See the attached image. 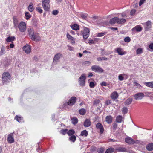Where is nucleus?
Instances as JSON below:
<instances>
[{
	"label": "nucleus",
	"mask_w": 153,
	"mask_h": 153,
	"mask_svg": "<svg viewBox=\"0 0 153 153\" xmlns=\"http://www.w3.org/2000/svg\"><path fill=\"white\" fill-rule=\"evenodd\" d=\"M50 0H42V5L46 11H48L50 8Z\"/></svg>",
	"instance_id": "f257e3e1"
},
{
	"label": "nucleus",
	"mask_w": 153,
	"mask_h": 153,
	"mask_svg": "<svg viewBox=\"0 0 153 153\" xmlns=\"http://www.w3.org/2000/svg\"><path fill=\"white\" fill-rule=\"evenodd\" d=\"M19 31L21 32H23L26 30V25L24 22H21L18 25Z\"/></svg>",
	"instance_id": "f03ea898"
},
{
	"label": "nucleus",
	"mask_w": 153,
	"mask_h": 153,
	"mask_svg": "<svg viewBox=\"0 0 153 153\" xmlns=\"http://www.w3.org/2000/svg\"><path fill=\"white\" fill-rule=\"evenodd\" d=\"M91 69L93 71L98 73H102L104 71L98 65H93L91 67Z\"/></svg>",
	"instance_id": "7ed1b4c3"
},
{
	"label": "nucleus",
	"mask_w": 153,
	"mask_h": 153,
	"mask_svg": "<svg viewBox=\"0 0 153 153\" xmlns=\"http://www.w3.org/2000/svg\"><path fill=\"white\" fill-rule=\"evenodd\" d=\"M86 79L85 74H82L79 78L78 81L79 84L81 86H83L85 84V80Z\"/></svg>",
	"instance_id": "20e7f679"
},
{
	"label": "nucleus",
	"mask_w": 153,
	"mask_h": 153,
	"mask_svg": "<svg viewBox=\"0 0 153 153\" xmlns=\"http://www.w3.org/2000/svg\"><path fill=\"white\" fill-rule=\"evenodd\" d=\"M62 56V54L58 53L56 54L53 60V62L54 64H56L60 61V59Z\"/></svg>",
	"instance_id": "39448f33"
},
{
	"label": "nucleus",
	"mask_w": 153,
	"mask_h": 153,
	"mask_svg": "<svg viewBox=\"0 0 153 153\" xmlns=\"http://www.w3.org/2000/svg\"><path fill=\"white\" fill-rule=\"evenodd\" d=\"M89 30L88 28L85 27L84 28L82 33L83 38L84 39H86L88 37L89 35Z\"/></svg>",
	"instance_id": "423d86ee"
},
{
	"label": "nucleus",
	"mask_w": 153,
	"mask_h": 153,
	"mask_svg": "<svg viewBox=\"0 0 153 153\" xmlns=\"http://www.w3.org/2000/svg\"><path fill=\"white\" fill-rule=\"evenodd\" d=\"M10 78V75L9 73L4 72L3 73L2 76V80L3 82H6L8 81Z\"/></svg>",
	"instance_id": "0eeeda50"
},
{
	"label": "nucleus",
	"mask_w": 153,
	"mask_h": 153,
	"mask_svg": "<svg viewBox=\"0 0 153 153\" xmlns=\"http://www.w3.org/2000/svg\"><path fill=\"white\" fill-rule=\"evenodd\" d=\"M23 50L27 54H29L31 52V47L30 45L26 44L22 48Z\"/></svg>",
	"instance_id": "6e6552de"
},
{
	"label": "nucleus",
	"mask_w": 153,
	"mask_h": 153,
	"mask_svg": "<svg viewBox=\"0 0 153 153\" xmlns=\"http://www.w3.org/2000/svg\"><path fill=\"white\" fill-rule=\"evenodd\" d=\"M144 96L143 93L140 92L135 94L134 95V97L135 100H139L142 99L144 97Z\"/></svg>",
	"instance_id": "1a4fd4ad"
},
{
	"label": "nucleus",
	"mask_w": 153,
	"mask_h": 153,
	"mask_svg": "<svg viewBox=\"0 0 153 153\" xmlns=\"http://www.w3.org/2000/svg\"><path fill=\"white\" fill-rule=\"evenodd\" d=\"M76 99L75 97H72L69 100L67 104L70 106H72L76 102Z\"/></svg>",
	"instance_id": "9d476101"
},
{
	"label": "nucleus",
	"mask_w": 153,
	"mask_h": 153,
	"mask_svg": "<svg viewBox=\"0 0 153 153\" xmlns=\"http://www.w3.org/2000/svg\"><path fill=\"white\" fill-rule=\"evenodd\" d=\"M31 39L33 41H39L41 40V37L39 35L38 33H35L31 37Z\"/></svg>",
	"instance_id": "9b49d317"
},
{
	"label": "nucleus",
	"mask_w": 153,
	"mask_h": 153,
	"mask_svg": "<svg viewBox=\"0 0 153 153\" xmlns=\"http://www.w3.org/2000/svg\"><path fill=\"white\" fill-rule=\"evenodd\" d=\"M128 77V76L126 74H119L118 76V79L119 81H122L124 79H126Z\"/></svg>",
	"instance_id": "f8f14e48"
},
{
	"label": "nucleus",
	"mask_w": 153,
	"mask_h": 153,
	"mask_svg": "<svg viewBox=\"0 0 153 153\" xmlns=\"http://www.w3.org/2000/svg\"><path fill=\"white\" fill-rule=\"evenodd\" d=\"M142 30V28L140 25L136 26L131 29L132 31L134 32H140Z\"/></svg>",
	"instance_id": "ddd939ff"
},
{
	"label": "nucleus",
	"mask_w": 153,
	"mask_h": 153,
	"mask_svg": "<svg viewBox=\"0 0 153 153\" xmlns=\"http://www.w3.org/2000/svg\"><path fill=\"white\" fill-rule=\"evenodd\" d=\"M116 51L119 55H123L126 53V51H123V49L120 48L116 49Z\"/></svg>",
	"instance_id": "4468645a"
},
{
	"label": "nucleus",
	"mask_w": 153,
	"mask_h": 153,
	"mask_svg": "<svg viewBox=\"0 0 153 153\" xmlns=\"http://www.w3.org/2000/svg\"><path fill=\"white\" fill-rule=\"evenodd\" d=\"M67 38L71 41V43L73 44H74L75 42V39L72 37L68 33H67L66 35Z\"/></svg>",
	"instance_id": "2eb2a0df"
},
{
	"label": "nucleus",
	"mask_w": 153,
	"mask_h": 153,
	"mask_svg": "<svg viewBox=\"0 0 153 153\" xmlns=\"http://www.w3.org/2000/svg\"><path fill=\"white\" fill-rule=\"evenodd\" d=\"M96 127L100 130V133L102 134L104 131V128L102 124L100 123H98L96 125Z\"/></svg>",
	"instance_id": "dca6fc26"
},
{
	"label": "nucleus",
	"mask_w": 153,
	"mask_h": 153,
	"mask_svg": "<svg viewBox=\"0 0 153 153\" xmlns=\"http://www.w3.org/2000/svg\"><path fill=\"white\" fill-rule=\"evenodd\" d=\"M7 141L9 143H11L14 142V140L13 136V134L11 133L8 135L7 138Z\"/></svg>",
	"instance_id": "f3484780"
},
{
	"label": "nucleus",
	"mask_w": 153,
	"mask_h": 153,
	"mask_svg": "<svg viewBox=\"0 0 153 153\" xmlns=\"http://www.w3.org/2000/svg\"><path fill=\"white\" fill-rule=\"evenodd\" d=\"M118 94L117 92L114 91L111 95V97L112 100H115L118 97Z\"/></svg>",
	"instance_id": "a211bd4d"
},
{
	"label": "nucleus",
	"mask_w": 153,
	"mask_h": 153,
	"mask_svg": "<svg viewBox=\"0 0 153 153\" xmlns=\"http://www.w3.org/2000/svg\"><path fill=\"white\" fill-rule=\"evenodd\" d=\"M28 34L30 38L34 35V30L33 28L29 27L27 29Z\"/></svg>",
	"instance_id": "6ab92c4d"
},
{
	"label": "nucleus",
	"mask_w": 153,
	"mask_h": 153,
	"mask_svg": "<svg viewBox=\"0 0 153 153\" xmlns=\"http://www.w3.org/2000/svg\"><path fill=\"white\" fill-rule=\"evenodd\" d=\"M125 140L126 142L129 144H134L135 143L134 141L130 137L126 138Z\"/></svg>",
	"instance_id": "aec40b11"
},
{
	"label": "nucleus",
	"mask_w": 153,
	"mask_h": 153,
	"mask_svg": "<svg viewBox=\"0 0 153 153\" xmlns=\"http://www.w3.org/2000/svg\"><path fill=\"white\" fill-rule=\"evenodd\" d=\"M133 99L129 97L124 102V104L125 105H130L132 102Z\"/></svg>",
	"instance_id": "412c9836"
},
{
	"label": "nucleus",
	"mask_w": 153,
	"mask_h": 153,
	"mask_svg": "<svg viewBox=\"0 0 153 153\" xmlns=\"http://www.w3.org/2000/svg\"><path fill=\"white\" fill-rule=\"evenodd\" d=\"M117 17H115L111 19L109 22L111 24H114L116 23L117 24Z\"/></svg>",
	"instance_id": "4be33fe9"
},
{
	"label": "nucleus",
	"mask_w": 153,
	"mask_h": 153,
	"mask_svg": "<svg viewBox=\"0 0 153 153\" xmlns=\"http://www.w3.org/2000/svg\"><path fill=\"white\" fill-rule=\"evenodd\" d=\"M146 149L149 151H151L153 150V143H150L146 146Z\"/></svg>",
	"instance_id": "5701e85b"
},
{
	"label": "nucleus",
	"mask_w": 153,
	"mask_h": 153,
	"mask_svg": "<svg viewBox=\"0 0 153 153\" xmlns=\"http://www.w3.org/2000/svg\"><path fill=\"white\" fill-rule=\"evenodd\" d=\"M71 27L72 29L74 30H78L79 29V25L77 24H74L72 25H71Z\"/></svg>",
	"instance_id": "b1692460"
},
{
	"label": "nucleus",
	"mask_w": 153,
	"mask_h": 153,
	"mask_svg": "<svg viewBox=\"0 0 153 153\" xmlns=\"http://www.w3.org/2000/svg\"><path fill=\"white\" fill-rule=\"evenodd\" d=\"M91 125V122L88 119H86L84 122V125L85 127L89 126Z\"/></svg>",
	"instance_id": "393cba45"
},
{
	"label": "nucleus",
	"mask_w": 153,
	"mask_h": 153,
	"mask_svg": "<svg viewBox=\"0 0 153 153\" xmlns=\"http://www.w3.org/2000/svg\"><path fill=\"white\" fill-rule=\"evenodd\" d=\"M112 120V117L110 115L107 116L105 118V121L108 123H111Z\"/></svg>",
	"instance_id": "a878e982"
},
{
	"label": "nucleus",
	"mask_w": 153,
	"mask_h": 153,
	"mask_svg": "<svg viewBox=\"0 0 153 153\" xmlns=\"http://www.w3.org/2000/svg\"><path fill=\"white\" fill-rule=\"evenodd\" d=\"M15 37L13 36H9L6 38V41L7 42H11L14 41L15 39Z\"/></svg>",
	"instance_id": "bb28decb"
},
{
	"label": "nucleus",
	"mask_w": 153,
	"mask_h": 153,
	"mask_svg": "<svg viewBox=\"0 0 153 153\" xmlns=\"http://www.w3.org/2000/svg\"><path fill=\"white\" fill-rule=\"evenodd\" d=\"M117 24H122L125 23L126 21L125 19L123 18H119L117 17Z\"/></svg>",
	"instance_id": "cd10ccee"
},
{
	"label": "nucleus",
	"mask_w": 153,
	"mask_h": 153,
	"mask_svg": "<svg viewBox=\"0 0 153 153\" xmlns=\"http://www.w3.org/2000/svg\"><path fill=\"white\" fill-rule=\"evenodd\" d=\"M15 119L19 123H22L23 121L22 118L20 116L16 115L15 117Z\"/></svg>",
	"instance_id": "c85d7f7f"
},
{
	"label": "nucleus",
	"mask_w": 153,
	"mask_h": 153,
	"mask_svg": "<svg viewBox=\"0 0 153 153\" xmlns=\"http://www.w3.org/2000/svg\"><path fill=\"white\" fill-rule=\"evenodd\" d=\"M13 21L14 27H15L16 28L18 25V20L17 18L14 17Z\"/></svg>",
	"instance_id": "c756f323"
},
{
	"label": "nucleus",
	"mask_w": 153,
	"mask_h": 153,
	"mask_svg": "<svg viewBox=\"0 0 153 153\" xmlns=\"http://www.w3.org/2000/svg\"><path fill=\"white\" fill-rule=\"evenodd\" d=\"M123 117L122 116L119 115L117 116L116 119L117 122L119 123H121L123 120Z\"/></svg>",
	"instance_id": "7c9ffc66"
},
{
	"label": "nucleus",
	"mask_w": 153,
	"mask_h": 153,
	"mask_svg": "<svg viewBox=\"0 0 153 153\" xmlns=\"http://www.w3.org/2000/svg\"><path fill=\"white\" fill-rule=\"evenodd\" d=\"M144 84L150 88H153V82H146L144 83Z\"/></svg>",
	"instance_id": "2f4dec72"
},
{
	"label": "nucleus",
	"mask_w": 153,
	"mask_h": 153,
	"mask_svg": "<svg viewBox=\"0 0 153 153\" xmlns=\"http://www.w3.org/2000/svg\"><path fill=\"white\" fill-rule=\"evenodd\" d=\"M145 25H146V29H149L151 27V22L150 21H149L146 22Z\"/></svg>",
	"instance_id": "473e14b6"
},
{
	"label": "nucleus",
	"mask_w": 153,
	"mask_h": 153,
	"mask_svg": "<svg viewBox=\"0 0 153 153\" xmlns=\"http://www.w3.org/2000/svg\"><path fill=\"white\" fill-rule=\"evenodd\" d=\"M79 112L80 114L84 115L86 113V110L84 108L81 109L79 111Z\"/></svg>",
	"instance_id": "72a5a7b5"
},
{
	"label": "nucleus",
	"mask_w": 153,
	"mask_h": 153,
	"mask_svg": "<svg viewBox=\"0 0 153 153\" xmlns=\"http://www.w3.org/2000/svg\"><path fill=\"white\" fill-rule=\"evenodd\" d=\"M76 137L75 135H73L69 137V140L72 141L73 142H74L76 140Z\"/></svg>",
	"instance_id": "f704fd0d"
},
{
	"label": "nucleus",
	"mask_w": 153,
	"mask_h": 153,
	"mask_svg": "<svg viewBox=\"0 0 153 153\" xmlns=\"http://www.w3.org/2000/svg\"><path fill=\"white\" fill-rule=\"evenodd\" d=\"M137 54H139L142 53L143 52V49L142 48H138L136 50Z\"/></svg>",
	"instance_id": "c9c22d12"
},
{
	"label": "nucleus",
	"mask_w": 153,
	"mask_h": 153,
	"mask_svg": "<svg viewBox=\"0 0 153 153\" xmlns=\"http://www.w3.org/2000/svg\"><path fill=\"white\" fill-rule=\"evenodd\" d=\"M33 5L32 3H30L28 7V10L30 12H32L34 9L33 7Z\"/></svg>",
	"instance_id": "e433bc0d"
},
{
	"label": "nucleus",
	"mask_w": 153,
	"mask_h": 153,
	"mask_svg": "<svg viewBox=\"0 0 153 153\" xmlns=\"http://www.w3.org/2000/svg\"><path fill=\"white\" fill-rule=\"evenodd\" d=\"M71 121L73 124H75L78 123V120L76 117H74L71 119Z\"/></svg>",
	"instance_id": "4c0bfd02"
},
{
	"label": "nucleus",
	"mask_w": 153,
	"mask_h": 153,
	"mask_svg": "<svg viewBox=\"0 0 153 153\" xmlns=\"http://www.w3.org/2000/svg\"><path fill=\"white\" fill-rule=\"evenodd\" d=\"M88 133L87 131L85 130H84L82 131L81 133V135L82 136L86 137L88 135Z\"/></svg>",
	"instance_id": "58836bf2"
},
{
	"label": "nucleus",
	"mask_w": 153,
	"mask_h": 153,
	"mask_svg": "<svg viewBox=\"0 0 153 153\" xmlns=\"http://www.w3.org/2000/svg\"><path fill=\"white\" fill-rule=\"evenodd\" d=\"M117 150L119 152H126V149L125 148L119 147Z\"/></svg>",
	"instance_id": "ea45409f"
},
{
	"label": "nucleus",
	"mask_w": 153,
	"mask_h": 153,
	"mask_svg": "<svg viewBox=\"0 0 153 153\" xmlns=\"http://www.w3.org/2000/svg\"><path fill=\"white\" fill-rule=\"evenodd\" d=\"M25 16L26 17V19L27 20H28L31 17V15H30L29 13L27 12L25 13Z\"/></svg>",
	"instance_id": "a19ab883"
},
{
	"label": "nucleus",
	"mask_w": 153,
	"mask_h": 153,
	"mask_svg": "<svg viewBox=\"0 0 153 153\" xmlns=\"http://www.w3.org/2000/svg\"><path fill=\"white\" fill-rule=\"evenodd\" d=\"M5 53V51L4 46H2L0 51V55H2Z\"/></svg>",
	"instance_id": "79ce46f5"
},
{
	"label": "nucleus",
	"mask_w": 153,
	"mask_h": 153,
	"mask_svg": "<svg viewBox=\"0 0 153 153\" xmlns=\"http://www.w3.org/2000/svg\"><path fill=\"white\" fill-rule=\"evenodd\" d=\"M75 133L74 131L72 129L70 130L67 131V134L69 136H71L73 135Z\"/></svg>",
	"instance_id": "37998d69"
},
{
	"label": "nucleus",
	"mask_w": 153,
	"mask_h": 153,
	"mask_svg": "<svg viewBox=\"0 0 153 153\" xmlns=\"http://www.w3.org/2000/svg\"><path fill=\"white\" fill-rule=\"evenodd\" d=\"M114 149L112 148H108L106 151L105 153H112L114 151Z\"/></svg>",
	"instance_id": "c03bdc74"
},
{
	"label": "nucleus",
	"mask_w": 153,
	"mask_h": 153,
	"mask_svg": "<svg viewBox=\"0 0 153 153\" xmlns=\"http://www.w3.org/2000/svg\"><path fill=\"white\" fill-rule=\"evenodd\" d=\"M108 58L106 57H99L97 58V60L98 61L102 60H107Z\"/></svg>",
	"instance_id": "a18cd8bd"
},
{
	"label": "nucleus",
	"mask_w": 153,
	"mask_h": 153,
	"mask_svg": "<svg viewBox=\"0 0 153 153\" xmlns=\"http://www.w3.org/2000/svg\"><path fill=\"white\" fill-rule=\"evenodd\" d=\"M136 12V10L135 9H132L130 12V14L132 16H133L135 13Z\"/></svg>",
	"instance_id": "49530a36"
},
{
	"label": "nucleus",
	"mask_w": 153,
	"mask_h": 153,
	"mask_svg": "<svg viewBox=\"0 0 153 153\" xmlns=\"http://www.w3.org/2000/svg\"><path fill=\"white\" fill-rule=\"evenodd\" d=\"M133 84L134 86H136L137 88H140L141 87V85L138 83H137L136 81H135L134 83Z\"/></svg>",
	"instance_id": "de8ad7c7"
},
{
	"label": "nucleus",
	"mask_w": 153,
	"mask_h": 153,
	"mask_svg": "<svg viewBox=\"0 0 153 153\" xmlns=\"http://www.w3.org/2000/svg\"><path fill=\"white\" fill-rule=\"evenodd\" d=\"M67 129H62L61 130L60 133L62 134L63 135H65L67 133Z\"/></svg>",
	"instance_id": "09e8293b"
},
{
	"label": "nucleus",
	"mask_w": 153,
	"mask_h": 153,
	"mask_svg": "<svg viewBox=\"0 0 153 153\" xmlns=\"http://www.w3.org/2000/svg\"><path fill=\"white\" fill-rule=\"evenodd\" d=\"M36 10L39 13H42L43 10L41 9V7H37L36 8Z\"/></svg>",
	"instance_id": "8fccbe9b"
},
{
	"label": "nucleus",
	"mask_w": 153,
	"mask_h": 153,
	"mask_svg": "<svg viewBox=\"0 0 153 153\" xmlns=\"http://www.w3.org/2000/svg\"><path fill=\"white\" fill-rule=\"evenodd\" d=\"M106 34L105 32H102L100 33H98L97 34V37H102L103 36Z\"/></svg>",
	"instance_id": "3c124183"
},
{
	"label": "nucleus",
	"mask_w": 153,
	"mask_h": 153,
	"mask_svg": "<svg viewBox=\"0 0 153 153\" xmlns=\"http://www.w3.org/2000/svg\"><path fill=\"white\" fill-rule=\"evenodd\" d=\"M130 38L129 37H126L124 39V41L126 42H129L130 41Z\"/></svg>",
	"instance_id": "603ef678"
},
{
	"label": "nucleus",
	"mask_w": 153,
	"mask_h": 153,
	"mask_svg": "<svg viewBox=\"0 0 153 153\" xmlns=\"http://www.w3.org/2000/svg\"><path fill=\"white\" fill-rule=\"evenodd\" d=\"M87 15L86 14L82 13L81 14V18L84 19H85L87 17Z\"/></svg>",
	"instance_id": "864d4df0"
},
{
	"label": "nucleus",
	"mask_w": 153,
	"mask_h": 153,
	"mask_svg": "<svg viewBox=\"0 0 153 153\" xmlns=\"http://www.w3.org/2000/svg\"><path fill=\"white\" fill-rule=\"evenodd\" d=\"M128 111V108L126 107H124L123 108L122 112L124 114H125L127 113Z\"/></svg>",
	"instance_id": "5fc2aeb1"
},
{
	"label": "nucleus",
	"mask_w": 153,
	"mask_h": 153,
	"mask_svg": "<svg viewBox=\"0 0 153 153\" xmlns=\"http://www.w3.org/2000/svg\"><path fill=\"white\" fill-rule=\"evenodd\" d=\"M89 86L91 88H93L95 86V84L93 82H89Z\"/></svg>",
	"instance_id": "6e6d98bb"
},
{
	"label": "nucleus",
	"mask_w": 153,
	"mask_h": 153,
	"mask_svg": "<svg viewBox=\"0 0 153 153\" xmlns=\"http://www.w3.org/2000/svg\"><path fill=\"white\" fill-rule=\"evenodd\" d=\"M58 13V11L57 10H55L52 11V14L54 15H57Z\"/></svg>",
	"instance_id": "4d7b16f0"
},
{
	"label": "nucleus",
	"mask_w": 153,
	"mask_h": 153,
	"mask_svg": "<svg viewBox=\"0 0 153 153\" xmlns=\"http://www.w3.org/2000/svg\"><path fill=\"white\" fill-rule=\"evenodd\" d=\"M67 47L68 48V49L70 51H73L74 50V48L71 46L69 45H68Z\"/></svg>",
	"instance_id": "13d9d810"
},
{
	"label": "nucleus",
	"mask_w": 153,
	"mask_h": 153,
	"mask_svg": "<svg viewBox=\"0 0 153 153\" xmlns=\"http://www.w3.org/2000/svg\"><path fill=\"white\" fill-rule=\"evenodd\" d=\"M121 16L122 17H127V14L125 13H123L120 14Z\"/></svg>",
	"instance_id": "bf43d9fd"
},
{
	"label": "nucleus",
	"mask_w": 153,
	"mask_h": 153,
	"mask_svg": "<svg viewBox=\"0 0 153 153\" xmlns=\"http://www.w3.org/2000/svg\"><path fill=\"white\" fill-rule=\"evenodd\" d=\"M117 124L116 123H114L113 124V127L114 130H115L117 128Z\"/></svg>",
	"instance_id": "052dcab7"
},
{
	"label": "nucleus",
	"mask_w": 153,
	"mask_h": 153,
	"mask_svg": "<svg viewBox=\"0 0 153 153\" xmlns=\"http://www.w3.org/2000/svg\"><path fill=\"white\" fill-rule=\"evenodd\" d=\"M104 149L103 148H102L100 149L98 151V152L100 153H102L104 152Z\"/></svg>",
	"instance_id": "680f3d73"
},
{
	"label": "nucleus",
	"mask_w": 153,
	"mask_h": 153,
	"mask_svg": "<svg viewBox=\"0 0 153 153\" xmlns=\"http://www.w3.org/2000/svg\"><path fill=\"white\" fill-rule=\"evenodd\" d=\"M145 1L146 0H140L139 3V6H140L142 4L145 2Z\"/></svg>",
	"instance_id": "e2e57ef3"
},
{
	"label": "nucleus",
	"mask_w": 153,
	"mask_h": 153,
	"mask_svg": "<svg viewBox=\"0 0 153 153\" xmlns=\"http://www.w3.org/2000/svg\"><path fill=\"white\" fill-rule=\"evenodd\" d=\"M149 48L152 49L153 50V43H151L149 45Z\"/></svg>",
	"instance_id": "0e129e2a"
},
{
	"label": "nucleus",
	"mask_w": 153,
	"mask_h": 153,
	"mask_svg": "<svg viewBox=\"0 0 153 153\" xmlns=\"http://www.w3.org/2000/svg\"><path fill=\"white\" fill-rule=\"evenodd\" d=\"M101 85L102 86H106L107 84L105 82H103L101 83Z\"/></svg>",
	"instance_id": "69168bd1"
},
{
	"label": "nucleus",
	"mask_w": 153,
	"mask_h": 153,
	"mask_svg": "<svg viewBox=\"0 0 153 153\" xmlns=\"http://www.w3.org/2000/svg\"><path fill=\"white\" fill-rule=\"evenodd\" d=\"M88 43L90 44H93L94 43V42L93 40L90 39L89 40Z\"/></svg>",
	"instance_id": "338daca9"
},
{
	"label": "nucleus",
	"mask_w": 153,
	"mask_h": 153,
	"mask_svg": "<svg viewBox=\"0 0 153 153\" xmlns=\"http://www.w3.org/2000/svg\"><path fill=\"white\" fill-rule=\"evenodd\" d=\"M111 103V102L110 100H108L106 101V103L108 105H109Z\"/></svg>",
	"instance_id": "774afa93"
}]
</instances>
